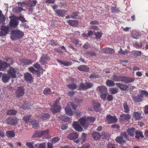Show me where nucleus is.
<instances>
[{
	"mask_svg": "<svg viewBox=\"0 0 148 148\" xmlns=\"http://www.w3.org/2000/svg\"><path fill=\"white\" fill-rule=\"evenodd\" d=\"M57 61L60 63V64H63L65 66L71 65L72 63L71 62H65L64 61L59 60H57Z\"/></svg>",
	"mask_w": 148,
	"mask_h": 148,
	"instance_id": "obj_32",
	"label": "nucleus"
},
{
	"mask_svg": "<svg viewBox=\"0 0 148 148\" xmlns=\"http://www.w3.org/2000/svg\"><path fill=\"white\" fill-rule=\"evenodd\" d=\"M17 19L18 20H20L22 22H26L25 20V19L22 16H20V17H17Z\"/></svg>",
	"mask_w": 148,
	"mask_h": 148,
	"instance_id": "obj_62",
	"label": "nucleus"
},
{
	"mask_svg": "<svg viewBox=\"0 0 148 148\" xmlns=\"http://www.w3.org/2000/svg\"><path fill=\"white\" fill-rule=\"evenodd\" d=\"M135 129L134 128H130L128 129L127 130V132L130 136H134V134H135Z\"/></svg>",
	"mask_w": 148,
	"mask_h": 148,
	"instance_id": "obj_37",
	"label": "nucleus"
},
{
	"mask_svg": "<svg viewBox=\"0 0 148 148\" xmlns=\"http://www.w3.org/2000/svg\"><path fill=\"white\" fill-rule=\"evenodd\" d=\"M101 105L99 103H97L94 106V108L95 110L96 111H100V108Z\"/></svg>",
	"mask_w": 148,
	"mask_h": 148,
	"instance_id": "obj_50",
	"label": "nucleus"
},
{
	"mask_svg": "<svg viewBox=\"0 0 148 148\" xmlns=\"http://www.w3.org/2000/svg\"><path fill=\"white\" fill-rule=\"evenodd\" d=\"M34 66L35 68L38 69H39L40 68V65L38 62H37L34 64Z\"/></svg>",
	"mask_w": 148,
	"mask_h": 148,
	"instance_id": "obj_63",
	"label": "nucleus"
},
{
	"mask_svg": "<svg viewBox=\"0 0 148 148\" xmlns=\"http://www.w3.org/2000/svg\"><path fill=\"white\" fill-rule=\"evenodd\" d=\"M26 2L27 1H25V2H18V7L15 8L17 12L18 13L22 10H26V6L27 5Z\"/></svg>",
	"mask_w": 148,
	"mask_h": 148,
	"instance_id": "obj_6",
	"label": "nucleus"
},
{
	"mask_svg": "<svg viewBox=\"0 0 148 148\" xmlns=\"http://www.w3.org/2000/svg\"><path fill=\"white\" fill-rule=\"evenodd\" d=\"M1 31L0 32V36H5L8 32L9 27L6 26H2L1 27Z\"/></svg>",
	"mask_w": 148,
	"mask_h": 148,
	"instance_id": "obj_11",
	"label": "nucleus"
},
{
	"mask_svg": "<svg viewBox=\"0 0 148 148\" xmlns=\"http://www.w3.org/2000/svg\"><path fill=\"white\" fill-rule=\"evenodd\" d=\"M118 120L116 116H112L110 114L107 115L106 118V121L108 123H112L116 122Z\"/></svg>",
	"mask_w": 148,
	"mask_h": 148,
	"instance_id": "obj_9",
	"label": "nucleus"
},
{
	"mask_svg": "<svg viewBox=\"0 0 148 148\" xmlns=\"http://www.w3.org/2000/svg\"><path fill=\"white\" fill-rule=\"evenodd\" d=\"M38 126V124L36 122V121H35L33 123V127L35 129H36Z\"/></svg>",
	"mask_w": 148,
	"mask_h": 148,
	"instance_id": "obj_61",
	"label": "nucleus"
},
{
	"mask_svg": "<svg viewBox=\"0 0 148 148\" xmlns=\"http://www.w3.org/2000/svg\"><path fill=\"white\" fill-rule=\"evenodd\" d=\"M38 118L41 120L44 121L49 119L50 117V114L47 113H43L39 114Z\"/></svg>",
	"mask_w": 148,
	"mask_h": 148,
	"instance_id": "obj_15",
	"label": "nucleus"
},
{
	"mask_svg": "<svg viewBox=\"0 0 148 148\" xmlns=\"http://www.w3.org/2000/svg\"><path fill=\"white\" fill-rule=\"evenodd\" d=\"M48 132L49 130H48L41 131L36 132L35 134L33 136V137H41L43 136H46L48 135Z\"/></svg>",
	"mask_w": 148,
	"mask_h": 148,
	"instance_id": "obj_8",
	"label": "nucleus"
},
{
	"mask_svg": "<svg viewBox=\"0 0 148 148\" xmlns=\"http://www.w3.org/2000/svg\"><path fill=\"white\" fill-rule=\"evenodd\" d=\"M31 117L30 115L25 116L23 118V119L26 123H27L30 122Z\"/></svg>",
	"mask_w": 148,
	"mask_h": 148,
	"instance_id": "obj_44",
	"label": "nucleus"
},
{
	"mask_svg": "<svg viewBox=\"0 0 148 148\" xmlns=\"http://www.w3.org/2000/svg\"><path fill=\"white\" fill-rule=\"evenodd\" d=\"M106 84L108 86H112L114 85V82L110 80H108L106 82Z\"/></svg>",
	"mask_w": 148,
	"mask_h": 148,
	"instance_id": "obj_43",
	"label": "nucleus"
},
{
	"mask_svg": "<svg viewBox=\"0 0 148 148\" xmlns=\"http://www.w3.org/2000/svg\"><path fill=\"white\" fill-rule=\"evenodd\" d=\"M77 69L80 71L88 72L89 70V68L86 65H83L78 66Z\"/></svg>",
	"mask_w": 148,
	"mask_h": 148,
	"instance_id": "obj_19",
	"label": "nucleus"
},
{
	"mask_svg": "<svg viewBox=\"0 0 148 148\" xmlns=\"http://www.w3.org/2000/svg\"><path fill=\"white\" fill-rule=\"evenodd\" d=\"M24 62L25 64L27 65H29L33 62L32 61L29 60H25L24 61Z\"/></svg>",
	"mask_w": 148,
	"mask_h": 148,
	"instance_id": "obj_60",
	"label": "nucleus"
},
{
	"mask_svg": "<svg viewBox=\"0 0 148 148\" xmlns=\"http://www.w3.org/2000/svg\"><path fill=\"white\" fill-rule=\"evenodd\" d=\"M87 137V134L85 133H83L81 136L80 139V143L81 144L84 142L86 141V139Z\"/></svg>",
	"mask_w": 148,
	"mask_h": 148,
	"instance_id": "obj_38",
	"label": "nucleus"
},
{
	"mask_svg": "<svg viewBox=\"0 0 148 148\" xmlns=\"http://www.w3.org/2000/svg\"><path fill=\"white\" fill-rule=\"evenodd\" d=\"M7 123L9 125H14L17 123V121L16 119L11 117H8L6 119Z\"/></svg>",
	"mask_w": 148,
	"mask_h": 148,
	"instance_id": "obj_17",
	"label": "nucleus"
},
{
	"mask_svg": "<svg viewBox=\"0 0 148 148\" xmlns=\"http://www.w3.org/2000/svg\"><path fill=\"white\" fill-rule=\"evenodd\" d=\"M27 5L29 7H32L35 6L37 3L36 0H27Z\"/></svg>",
	"mask_w": 148,
	"mask_h": 148,
	"instance_id": "obj_25",
	"label": "nucleus"
},
{
	"mask_svg": "<svg viewBox=\"0 0 148 148\" xmlns=\"http://www.w3.org/2000/svg\"><path fill=\"white\" fill-rule=\"evenodd\" d=\"M86 54L87 55L91 56H96V53L95 52L92 51L88 52H86Z\"/></svg>",
	"mask_w": 148,
	"mask_h": 148,
	"instance_id": "obj_51",
	"label": "nucleus"
},
{
	"mask_svg": "<svg viewBox=\"0 0 148 148\" xmlns=\"http://www.w3.org/2000/svg\"><path fill=\"white\" fill-rule=\"evenodd\" d=\"M95 34L96 36L95 38L97 39H100L102 36V33L99 32H97Z\"/></svg>",
	"mask_w": 148,
	"mask_h": 148,
	"instance_id": "obj_52",
	"label": "nucleus"
},
{
	"mask_svg": "<svg viewBox=\"0 0 148 148\" xmlns=\"http://www.w3.org/2000/svg\"><path fill=\"white\" fill-rule=\"evenodd\" d=\"M120 117L123 118L125 120H128L131 118V115L129 114H122Z\"/></svg>",
	"mask_w": 148,
	"mask_h": 148,
	"instance_id": "obj_35",
	"label": "nucleus"
},
{
	"mask_svg": "<svg viewBox=\"0 0 148 148\" xmlns=\"http://www.w3.org/2000/svg\"><path fill=\"white\" fill-rule=\"evenodd\" d=\"M110 136V134L108 133L103 132L102 133V138L103 139H107L109 138Z\"/></svg>",
	"mask_w": 148,
	"mask_h": 148,
	"instance_id": "obj_45",
	"label": "nucleus"
},
{
	"mask_svg": "<svg viewBox=\"0 0 148 148\" xmlns=\"http://www.w3.org/2000/svg\"><path fill=\"white\" fill-rule=\"evenodd\" d=\"M123 78V76H118L115 74H114L112 77V79L116 82H122Z\"/></svg>",
	"mask_w": 148,
	"mask_h": 148,
	"instance_id": "obj_18",
	"label": "nucleus"
},
{
	"mask_svg": "<svg viewBox=\"0 0 148 148\" xmlns=\"http://www.w3.org/2000/svg\"><path fill=\"white\" fill-rule=\"evenodd\" d=\"M93 85V84H92L90 83L86 82V89L92 87Z\"/></svg>",
	"mask_w": 148,
	"mask_h": 148,
	"instance_id": "obj_58",
	"label": "nucleus"
},
{
	"mask_svg": "<svg viewBox=\"0 0 148 148\" xmlns=\"http://www.w3.org/2000/svg\"><path fill=\"white\" fill-rule=\"evenodd\" d=\"M111 127L113 128L119 129L120 127L118 124H114L111 125Z\"/></svg>",
	"mask_w": 148,
	"mask_h": 148,
	"instance_id": "obj_64",
	"label": "nucleus"
},
{
	"mask_svg": "<svg viewBox=\"0 0 148 148\" xmlns=\"http://www.w3.org/2000/svg\"><path fill=\"white\" fill-rule=\"evenodd\" d=\"M135 134L136 136H135V137L137 139H139L140 137L141 138L144 137V136L142 133L140 131H136L135 132Z\"/></svg>",
	"mask_w": 148,
	"mask_h": 148,
	"instance_id": "obj_40",
	"label": "nucleus"
},
{
	"mask_svg": "<svg viewBox=\"0 0 148 148\" xmlns=\"http://www.w3.org/2000/svg\"><path fill=\"white\" fill-rule=\"evenodd\" d=\"M71 108L75 110L76 108L77 107L72 103H68L67 106L65 108V112L66 114L69 116L72 115L73 114V112L71 109Z\"/></svg>",
	"mask_w": 148,
	"mask_h": 148,
	"instance_id": "obj_2",
	"label": "nucleus"
},
{
	"mask_svg": "<svg viewBox=\"0 0 148 148\" xmlns=\"http://www.w3.org/2000/svg\"><path fill=\"white\" fill-rule=\"evenodd\" d=\"M25 80L27 82L30 81L32 80V77L30 73H27L24 75Z\"/></svg>",
	"mask_w": 148,
	"mask_h": 148,
	"instance_id": "obj_28",
	"label": "nucleus"
},
{
	"mask_svg": "<svg viewBox=\"0 0 148 148\" xmlns=\"http://www.w3.org/2000/svg\"><path fill=\"white\" fill-rule=\"evenodd\" d=\"M59 119L61 121L66 122H68L70 120V118L68 116L64 115H61L58 117Z\"/></svg>",
	"mask_w": 148,
	"mask_h": 148,
	"instance_id": "obj_29",
	"label": "nucleus"
},
{
	"mask_svg": "<svg viewBox=\"0 0 148 148\" xmlns=\"http://www.w3.org/2000/svg\"><path fill=\"white\" fill-rule=\"evenodd\" d=\"M93 138L95 140L99 139L101 137V135L99 133L97 132H94L92 134Z\"/></svg>",
	"mask_w": 148,
	"mask_h": 148,
	"instance_id": "obj_30",
	"label": "nucleus"
},
{
	"mask_svg": "<svg viewBox=\"0 0 148 148\" xmlns=\"http://www.w3.org/2000/svg\"><path fill=\"white\" fill-rule=\"evenodd\" d=\"M134 78L123 76L122 82L127 84L129 83L132 82L134 81Z\"/></svg>",
	"mask_w": 148,
	"mask_h": 148,
	"instance_id": "obj_21",
	"label": "nucleus"
},
{
	"mask_svg": "<svg viewBox=\"0 0 148 148\" xmlns=\"http://www.w3.org/2000/svg\"><path fill=\"white\" fill-rule=\"evenodd\" d=\"M128 53V51L126 49L125 51H123L121 48L120 50L119 51V53L123 55H125Z\"/></svg>",
	"mask_w": 148,
	"mask_h": 148,
	"instance_id": "obj_56",
	"label": "nucleus"
},
{
	"mask_svg": "<svg viewBox=\"0 0 148 148\" xmlns=\"http://www.w3.org/2000/svg\"><path fill=\"white\" fill-rule=\"evenodd\" d=\"M8 63L5 62L0 61V65L1 66L2 68H1V70H3L7 68L10 65V64L12 63V60L10 59H9L7 60Z\"/></svg>",
	"mask_w": 148,
	"mask_h": 148,
	"instance_id": "obj_10",
	"label": "nucleus"
},
{
	"mask_svg": "<svg viewBox=\"0 0 148 148\" xmlns=\"http://www.w3.org/2000/svg\"><path fill=\"white\" fill-rule=\"evenodd\" d=\"M55 11L58 15L59 16L63 17L64 16L65 11L64 10L58 9L55 10Z\"/></svg>",
	"mask_w": 148,
	"mask_h": 148,
	"instance_id": "obj_24",
	"label": "nucleus"
},
{
	"mask_svg": "<svg viewBox=\"0 0 148 148\" xmlns=\"http://www.w3.org/2000/svg\"><path fill=\"white\" fill-rule=\"evenodd\" d=\"M132 116L136 119H139L141 117V114L137 112H133Z\"/></svg>",
	"mask_w": 148,
	"mask_h": 148,
	"instance_id": "obj_27",
	"label": "nucleus"
},
{
	"mask_svg": "<svg viewBox=\"0 0 148 148\" xmlns=\"http://www.w3.org/2000/svg\"><path fill=\"white\" fill-rule=\"evenodd\" d=\"M24 89L23 87H18L16 92V97H20L23 96L24 94Z\"/></svg>",
	"mask_w": 148,
	"mask_h": 148,
	"instance_id": "obj_12",
	"label": "nucleus"
},
{
	"mask_svg": "<svg viewBox=\"0 0 148 148\" xmlns=\"http://www.w3.org/2000/svg\"><path fill=\"white\" fill-rule=\"evenodd\" d=\"M142 52L140 51H135L133 52V55L136 57L140 56Z\"/></svg>",
	"mask_w": 148,
	"mask_h": 148,
	"instance_id": "obj_54",
	"label": "nucleus"
},
{
	"mask_svg": "<svg viewBox=\"0 0 148 148\" xmlns=\"http://www.w3.org/2000/svg\"><path fill=\"white\" fill-rule=\"evenodd\" d=\"M67 86L69 88L73 89L76 88L77 87L76 85L74 83H72Z\"/></svg>",
	"mask_w": 148,
	"mask_h": 148,
	"instance_id": "obj_48",
	"label": "nucleus"
},
{
	"mask_svg": "<svg viewBox=\"0 0 148 148\" xmlns=\"http://www.w3.org/2000/svg\"><path fill=\"white\" fill-rule=\"evenodd\" d=\"M44 93L46 94H51V91L50 89L49 88H46L43 91Z\"/></svg>",
	"mask_w": 148,
	"mask_h": 148,
	"instance_id": "obj_47",
	"label": "nucleus"
},
{
	"mask_svg": "<svg viewBox=\"0 0 148 148\" xmlns=\"http://www.w3.org/2000/svg\"><path fill=\"white\" fill-rule=\"evenodd\" d=\"M24 35L23 32L19 30H13L11 31L10 38L12 40H16L21 38Z\"/></svg>",
	"mask_w": 148,
	"mask_h": 148,
	"instance_id": "obj_1",
	"label": "nucleus"
},
{
	"mask_svg": "<svg viewBox=\"0 0 148 148\" xmlns=\"http://www.w3.org/2000/svg\"><path fill=\"white\" fill-rule=\"evenodd\" d=\"M116 84L119 88L120 89L122 90H125L127 88V86L125 84H123L119 83H116Z\"/></svg>",
	"mask_w": 148,
	"mask_h": 148,
	"instance_id": "obj_31",
	"label": "nucleus"
},
{
	"mask_svg": "<svg viewBox=\"0 0 148 148\" xmlns=\"http://www.w3.org/2000/svg\"><path fill=\"white\" fill-rule=\"evenodd\" d=\"M67 22L69 24L72 26L78 25V22L76 20H69L67 21Z\"/></svg>",
	"mask_w": 148,
	"mask_h": 148,
	"instance_id": "obj_34",
	"label": "nucleus"
},
{
	"mask_svg": "<svg viewBox=\"0 0 148 148\" xmlns=\"http://www.w3.org/2000/svg\"><path fill=\"white\" fill-rule=\"evenodd\" d=\"M10 79V77L9 75L6 74L3 75L2 78L3 82L4 83L8 82Z\"/></svg>",
	"mask_w": 148,
	"mask_h": 148,
	"instance_id": "obj_33",
	"label": "nucleus"
},
{
	"mask_svg": "<svg viewBox=\"0 0 148 148\" xmlns=\"http://www.w3.org/2000/svg\"><path fill=\"white\" fill-rule=\"evenodd\" d=\"M102 51L103 52L106 54L113 53L115 52V51L113 49L106 47L103 49Z\"/></svg>",
	"mask_w": 148,
	"mask_h": 148,
	"instance_id": "obj_23",
	"label": "nucleus"
},
{
	"mask_svg": "<svg viewBox=\"0 0 148 148\" xmlns=\"http://www.w3.org/2000/svg\"><path fill=\"white\" fill-rule=\"evenodd\" d=\"M6 134L8 137L10 138L14 137L15 136V134L12 131L7 132Z\"/></svg>",
	"mask_w": 148,
	"mask_h": 148,
	"instance_id": "obj_41",
	"label": "nucleus"
},
{
	"mask_svg": "<svg viewBox=\"0 0 148 148\" xmlns=\"http://www.w3.org/2000/svg\"><path fill=\"white\" fill-rule=\"evenodd\" d=\"M9 18L10 19V25L11 27H15L18 25V23L16 16H10Z\"/></svg>",
	"mask_w": 148,
	"mask_h": 148,
	"instance_id": "obj_7",
	"label": "nucleus"
},
{
	"mask_svg": "<svg viewBox=\"0 0 148 148\" xmlns=\"http://www.w3.org/2000/svg\"><path fill=\"white\" fill-rule=\"evenodd\" d=\"M97 90L101 94L107 93V90L106 88L103 86H100L97 87Z\"/></svg>",
	"mask_w": 148,
	"mask_h": 148,
	"instance_id": "obj_26",
	"label": "nucleus"
},
{
	"mask_svg": "<svg viewBox=\"0 0 148 148\" xmlns=\"http://www.w3.org/2000/svg\"><path fill=\"white\" fill-rule=\"evenodd\" d=\"M143 95L140 94L136 96H133L132 98L134 101L136 102H140L142 101Z\"/></svg>",
	"mask_w": 148,
	"mask_h": 148,
	"instance_id": "obj_22",
	"label": "nucleus"
},
{
	"mask_svg": "<svg viewBox=\"0 0 148 148\" xmlns=\"http://www.w3.org/2000/svg\"><path fill=\"white\" fill-rule=\"evenodd\" d=\"M8 75L12 78H15L16 77V69L10 67L8 71Z\"/></svg>",
	"mask_w": 148,
	"mask_h": 148,
	"instance_id": "obj_16",
	"label": "nucleus"
},
{
	"mask_svg": "<svg viewBox=\"0 0 148 148\" xmlns=\"http://www.w3.org/2000/svg\"><path fill=\"white\" fill-rule=\"evenodd\" d=\"M46 144L45 143H43L39 144H36L35 145V148H45Z\"/></svg>",
	"mask_w": 148,
	"mask_h": 148,
	"instance_id": "obj_39",
	"label": "nucleus"
},
{
	"mask_svg": "<svg viewBox=\"0 0 148 148\" xmlns=\"http://www.w3.org/2000/svg\"><path fill=\"white\" fill-rule=\"evenodd\" d=\"M17 112L14 110H8L7 112V114L8 115H14L16 114Z\"/></svg>",
	"mask_w": 148,
	"mask_h": 148,
	"instance_id": "obj_46",
	"label": "nucleus"
},
{
	"mask_svg": "<svg viewBox=\"0 0 148 148\" xmlns=\"http://www.w3.org/2000/svg\"><path fill=\"white\" fill-rule=\"evenodd\" d=\"M107 93H103L101 94L100 95V97L101 99H103L104 101H105L106 99V96Z\"/></svg>",
	"mask_w": 148,
	"mask_h": 148,
	"instance_id": "obj_59",
	"label": "nucleus"
},
{
	"mask_svg": "<svg viewBox=\"0 0 148 148\" xmlns=\"http://www.w3.org/2000/svg\"><path fill=\"white\" fill-rule=\"evenodd\" d=\"M50 59L49 57L45 54H43L39 60V62L42 65L47 63V60Z\"/></svg>",
	"mask_w": 148,
	"mask_h": 148,
	"instance_id": "obj_13",
	"label": "nucleus"
},
{
	"mask_svg": "<svg viewBox=\"0 0 148 148\" xmlns=\"http://www.w3.org/2000/svg\"><path fill=\"white\" fill-rule=\"evenodd\" d=\"M73 126L75 130L78 132H82L83 130L82 127L79 124L78 121L74 122L73 124Z\"/></svg>",
	"mask_w": 148,
	"mask_h": 148,
	"instance_id": "obj_14",
	"label": "nucleus"
},
{
	"mask_svg": "<svg viewBox=\"0 0 148 148\" xmlns=\"http://www.w3.org/2000/svg\"><path fill=\"white\" fill-rule=\"evenodd\" d=\"M121 137H117L116 139V141L120 143H124L125 141L123 139H126L127 140H128V136L126 133H122L121 134Z\"/></svg>",
	"mask_w": 148,
	"mask_h": 148,
	"instance_id": "obj_5",
	"label": "nucleus"
},
{
	"mask_svg": "<svg viewBox=\"0 0 148 148\" xmlns=\"http://www.w3.org/2000/svg\"><path fill=\"white\" fill-rule=\"evenodd\" d=\"M87 117L88 118V122L89 121H90L92 123H93L95 120V119L93 117H88L87 116Z\"/></svg>",
	"mask_w": 148,
	"mask_h": 148,
	"instance_id": "obj_57",
	"label": "nucleus"
},
{
	"mask_svg": "<svg viewBox=\"0 0 148 148\" xmlns=\"http://www.w3.org/2000/svg\"><path fill=\"white\" fill-rule=\"evenodd\" d=\"M86 89V86L83 83H81L78 88V90H85Z\"/></svg>",
	"mask_w": 148,
	"mask_h": 148,
	"instance_id": "obj_49",
	"label": "nucleus"
},
{
	"mask_svg": "<svg viewBox=\"0 0 148 148\" xmlns=\"http://www.w3.org/2000/svg\"><path fill=\"white\" fill-rule=\"evenodd\" d=\"M112 12L113 13H118L119 11V9L116 7H113L111 8Z\"/></svg>",
	"mask_w": 148,
	"mask_h": 148,
	"instance_id": "obj_55",
	"label": "nucleus"
},
{
	"mask_svg": "<svg viewBox=\"0 0 148 148\" xmlns=\"http://www.w3.org/2000/svg\"><path fill=\"white\" fill-rule=\"evenodd\" d=\"M132 35L134 38L138 39L139 36V33L136 31H134L132 32Z\"/></svg>",
	"mask_w": 148,
	"mask_h": 148,
	"instance_id": "obj_42",
	"label": "nucleus"
},
{
	"mask_svg": "<svg viewBox=\"0 0 148 148\" xmlns=\"http://www.w3.org/2000/svg\"><path fill=\"white\" fill-rule=\"evenodd\" d=\"M109 91L112 94H114L117 93L118 92V89L115 88H110Z\"/></svg>",
	"mask_w": 148,
	"mask_h": 148,
	"instance_id": "obj_53",
	"label": "nucleus"
},
{
	"mask_svg": "<svg viewBox=\"0 0 148 148\" xmlns=\"http://www.w3.org/2000/svg\"><path fill=\"white\" fill-rule=\"evenodd\" d=\"M78 122L85 129L87 128L89 126L88 118L86 116L78 120Z\"/></svg>",
	"mask_w": 148,
	"mask_h": 148,
	"instance_id": "obj_4",
	"label": "nucleus"
},
{
	"mask_svg": "<svg viewBox=\"0 0 148 148\" xmlns=\"http://www.w3.org/2000/svg\"><path fill=\"white\" fill-rule=\"evenodd\" d=\"M60 100V98H58L55 101L54 104L51 108L50 110L53 114H54L56 112H59L61 110V107L58 106V104Z\"/></svg>",
	"mask_w": 148,
	"mask_h": 148,
	"instance_id": "obj_3",
	"label": "nucleus"
},
{
	"mask_svg": "<svg viewBox=\"0 0 148 148\" xmlns=\"http://www.w3.org/2000/svg\"><path fill=\"white\" fill-rule=\"evenodd\" d=\"M79 135L76 133H72L68 136V138L71 140H74L77 139Z\"/></svg>",
	"mask_w": 148,
	"mask_h": 148,
	"instance_id": "obj_20",
	"label": "nucleus"
},
{
	"mask_svg": "<svg viewBox=\"0 0 148 148\" xmlns=\"http://www.w3.org/2000/svg\"><path fill=\"white\" fill-rule=\"evenodd\" d=\"M124 111L126 113H127L130 111V108L128 105L127 103L125 102L123 104Z\"/></svg>",
	"mask_w": 148,
	"mask_h": 148,
	"instance_id": "obj_36",
	"label": "nucleus"
}]
</instances>
